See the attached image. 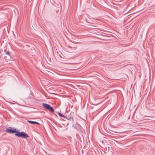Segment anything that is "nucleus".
Instances as JSON below:
<instances>
[{
    "instance_id": "7ed1b4c3",
    "label": "nucleus",
    "mask_w": 155,
    "mask_h": 155,
    "mask_svg": "<svg viewBox=\"0 0 155 155\" xmlns=\"http://www.w3.org/2000/svg\"><path fill=\"white\" fill-rule=\"evenodd\" d=\"M42 105L43 106L44 108H45L47 110H49L50 112H52V113L54 112V109L49 104H47L43 103L42 104Z\"/></svg>"
},
{
    "instance_id": "1a4fd4ad",
    "label": "nucleus",
    "mask_w": 155,
    "mask_h": 155,
    "mask_svg": "<svg viewBox=\"0 0 155 155\" xmlns=\"http://www.w3.org/2000/svg\"><path fill=\"white\" fill-rule=\"evenodd\" d=\"M150 109H152V108H150Z\"/></svg>"
},
{
    "instance_id": "20e7f679",
    "label": "nucleus",
    "mask_w": 155,
    "mask_h": 155,
    "mask_svg": "<svg viewBox=\"0 0 155 155\" xmlns=\"http://www.w3.org/2000/svg\"><path fill=\"white\" fill-rule=\"evenodd\" d=\"M6 131L7 132L10 134H13L17 132V130L16 129H14V128H12V127H10L7 128Z\"/></svg>"
},
{
    "instance_id": "6e6552de",
    "label": "nucleus",
    "mask_w": 155,
    "mask_h": 155,
    "mask_svg": "<svg viewBox=\"0 0 155 155\" xmlns=\"http://www.w3.org/2000/svg\"><path fill=\"white\" fill-rule=\"evenodd\" d=\"M34 124H40L39 123H38L37 122H36V121H35Z\"/></svg>"
},
{
    "instance_id": "423d86ee",
    "label": "nucleus",
    "mask_w": 155,
    "mask_h": 155,
    "mask_svg": "<svg viewBox=\"0 0 155 155\" xmlns=\"http://www.w3.org/2000/svg\"><path fill=\"white\" fill-rule=\"evenodd\" d=\"M29 123H31L32 124H34L35 121H31V120H28L27 121Z\"/></svg>"
},
{
    "instance_id": "39448f33",
    "label": "nucleus",
    "mask_w": 155,
    "mask_h": 155,
    "mask_svg": "<svg viewBox=\"0 0 155 155\" xmlns=\"http://www.w3.org/2000/svg\"><path fill=\"white\" fill-rule=\"evenodd\" d=\"M57 114H58V115L60 117H64L65 118V116H64V115L62 114L61 113H59V112H58V113H57Z\"/></svg>"
},
{
    "instance_id": "0eeeda50",
    "label": "nucleus",
    "mask_w": 155,
    "mask_h": 155,
    "mask_svg": "<svg viewBox=\"0 0 155 155\" xmlns=\"http://www.w3.org/2000/svg\"><path fill=\"white\" fill-rule=\"evenodd\" d=\"M6 54L8 55L9 56H10V52L8 51L6 52Z\"/></svg>"
},
{
    "instance_id": "9d476101",
    "label": "nucleus",
    "mask_w": 155,
    "mask_h": 155,
    "mask_svg": "<svg viewBox=\"0 0 155 155\" xmlns=\"http://www.w3.org/2000/svg\"><path fill=\"white\" fill-rule=\"evenodd\" d=\"M42 155H44V154H42Z\"/></svg>"
},
{
    "instance_id": "f257e3e1",
    "label": "nucleus",
    "mask_w": 155,
    "mask_h": 155,
    "mask_svg": "<svg viewBox=\"0 0 155 155\" xmlns=\"http://www.w3.org/2000/svg\"><path fill=\"white\" fill-rule=\"evenodd\" d=\"M15 135L22 138H26L29 137L28 135L24 131L18 132L17 130Z\"/></svg>"
},
{
    "instance_id": "f03ea898",
    "label": "nucleus",
    "mask_w": 155,
    "mask_h": 155,
    "mask_svg": "<svg viewBox=\"0 0 155 155\" xmlns=\"http://www.w3.org/2000/svg\"><path fill=\"white\" fill-rule=\"evenodd\" d=\"M74 112H71L69 114H67L65 116V118L69 120L72 123L74 122Z\"/></svg>"
}]
</instances>
